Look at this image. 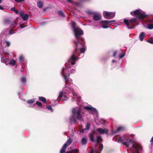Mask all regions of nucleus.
Returning a JSON list of instances; mask_svg holds the SVG:
<instances>
[{"instance_id":"obj_37","label":"nucleus","mask_w":153,"mask_h":153,"mask_svg":"<svg viewBox=\"0 0 153 153\" xmlns=\"http://www.w3.org/2000/svg\"><path fill=\"white\" fill-rule=\"evenodd\" d=\"M147 42L151 44H153V39L152 37L150 38V39L147 41Z\"/></svg>"},{"instance_id":"obj_2","label":"nucleus","mask_w":153,"mask_h":153,"mask_svg":"<svg viewBox=\"0 0 153 153\" xmlns=\"http://www.w3.org/2000/svg\"><path fill=\"white\" fill-rule=\"evenodd\" d=\"M129 137L128 135H124L122 137H120L117 139V142H122L123 145H125L127 148H128L129 145L131 142H133L131 139H129Z\"/></svg>"},{"instance_id":"obj_23","label":"nucleus","mask_w":153,"mask_h":153,"mask_svg":"<svg viewBox=\"0 0 153 153\" xmlns=\"http://www.w3.org/2000/svg\"><path fill=\"white\" fill-rule=\"evenodd\" d=\"M115 20H111V21H108V20H103L101 21V23L106 24V25H108L109 23L111 22H115Z\"/></svg>"},{"instance_id":"obj_8","label":"nucleus","mask_w":153,"mask_h":153,"mask_svg":"<svg viewBox=\"0 0 153 153\" xmlns=\"http://www.w3.org/2000/svg\"><path fill=\"white\" fill-rule=\"evenodd\" d=\"M80 54H78L77 52L74 51L70 58L68 59L69 62L72 65H74L75 63V61L78 59V57L80 55Z\"/></svg>"},{"instance_id":"obj_42","label":"nucleus","mask_w":153,"mask_h":153,"mask_svg":"<svg viewBox=\"0 0 153 153\" xmlns=\"http://www.w3.org/2000/svg\"><path fill=\"white\" fill-rule=\"evenodd\" d=\"M87 13L89 15L93 14L94 13V12L91 10H88L87 11Z\"/></svg>"},{"instance_id":"obj_45","label":"nucleus","mask_w":153,"mask_h":153,"mask_svg":"<svg viewBox=\"0 0 153 153\" xmlns=\"http://www.w3.org/2000/svg\"><path fill=\"white\" fill-rule=\"evenodd\" d=\"M101 27L103 28H108L109 26L105 24H103Z\"/></svg>"},{"instance_id":"obj_31","label":"nucleus","mask_w":153,"mask_h":153,"mask_svg":"<svg viewBox=\"0 0 153 153\" xmlns=\"http://www.w3.org/2000/svg\"><path fill=\"white\" fill-rule=\"evenodd\" d=\"M61 16L64 17L65 14L62 11H58L57 12Z\"/></svg>"},{"instance_id":"obj_7","label":"nucleus","mask_w":153,"mask_h":153,"mask_svg":"<svg viewBox=\"0 0 153 153\" xmlns=\"http://www.w3.org/2000/svg\"><path fill=\"white\" fill-rule=\"evenodd\" d=\"M74 31L76 40L80 39L81 41L83 42L84 39L81 37V36L84 34L83 31L79 27H77V28L75 29Z\"/></svg>"},{"instance_id":"obj_48","label":"nucleus","mask_w":153,"mask_h":153,"mask_svg":"<svg viewBox=\"0 0 153 153\" xmlns=\"http://www.w3.org/2000/svg\"><path fill=\"white\" fill-rule=\"evenodd\" d=\"M117 51H114V53H113V56L114 57H115L116 56V55L117 54Z\"/></svg>"},{"instance_id":"obj_33","label":"nucleus","mask_w":153,"mask_h":153,"mask_svg":"<svg viewBox=\"0 0 153 153\" xmlns=\"http://www.w3.org/2000/svg\"><path fill=\"white\" fill-rule=\"evenodd\" d=\"M76 25L75 23L74 22H73L72 23V27L74 30L75 29L77 28V27H76Z\"/></svg>"},{"instance_id":"obj_54","label":"nucleus","mask_w":153,"mask_h":153,"mask_svg":"<svg viewBox=\"0 0 153 153\" xmlns=\"http://www.w3.org/2000/svg\"><path fill=\"white\" fill-rule=\"evenodd\" d=\"M20 26L21 29L25 27L23 26V25L22 24H20Z\"/></svg>"},{"instance_id":"obj_19","label":"nucleus","mask_w":153,"mask_h":153,"mask_svg":"<svg viewBox=\"0 0 153 153\" xmlns=\"http://www.w3.org/2000/svg\"><path fill=\"white\" fill-rule=\"evenodd\" d=\"M37 6L40 8H42L44 6V3L41 0L38 1L37 3Z\"/></svg>"},{"instance_id":"obj_52","label":"nucleus","mask_w":153,"mask_h":153,"mask_svg":"<svg viewBox=\"0 0 153 153\" xmlns=\"http://www.w3.org/2000/svg\"><path fill=\"white\" fill-rule=\"evenodd\" d=\"M66 68L67 69L71 68V66L70 65H67V66H66Z\"/></svg>"},{"instance_id":"obj_50","label":"nucleus","mask_w":153,"mask_h":153,"mask_svg":"<svg viewBox=\"0 0 153 153\" xmlns=\"http://www.w3.org/2000/svg\"><path fill=\"white\" fill-rule=\"evenodd\" d=\"M150 142L151 143L152 145L153 144V136L152 137L150 140Z\"/></svg>"},{"instance_id":"obj_41","label":"nucleus","mask_w":153,"mask_h":153,"mask_svg":"<svg viewBox=\"0 0 153 153\" xmlns=\"http://www.w3.org/2000/svg\"><path fill=\"white\" fill-rule=\"evenodd\" d=\"M80 50L81 53H84L85 51V49L84 48H81Z\"/></svg>"},{"instance_id":"obj_55","label":"nucleus","mask_w":153,"mask_h":153,"mask_svg":"<svg viewBox=\"0 0 153 153\" xmlns=\"http://www.w3.org/2000/svg\"><path fill=\"white\" fill-rule=\"evenodd\" d=\"M4 9V8L3 7H1V6L0 5V10H3Z\"/></svg>"},{"instance_id":"obj_30","label":"nucleus","mask_w":153,"mask_h":153,"mask_svg":"<svg viewBox=\"0 0 153 153\" xmlns=\"http://www.w3.org/2000/svg\"><path fill=\"white\" fill-rule=\"evenodd\" d=\"M16 61L15 60L12 59L9 62V64L10 65H15L16 64Z\"/></svg>"},{"instance_id":"obj_62","label":"nucleus","mask_w":153,"mask_h":153,"mask_svg":"<svg viewBox=\"0 0 153 153\" xmlns=\"http://www.w3.org/2000/svg\"><path fill=\"white\" fill-rule=\"evenodd\" d=\"M80 97H78V98L79 99V98H80Z\"/></svg>"},{"instance_id":"obj_40","label":"nucleus","mask_w":153,"mask_h":153,"mask_svg":"<svg viewBox=\"0 0 153 153\" xmlns=\"http://www.w3.org/2000/svg\"><path fill=\"white\" fill-rule=\"evenodd\" d=\"M36 104L39 106L42 107V104L40 102L37 101L36 102Z\"/></svg>"},{"instance_id":"obj_38","label":"nucleus","mask_w":153,"mask_h":153,"mask_svg":"<svg viewBox=\"0 0 153 153\" xmlns=\"http://www.w3.org/2000/svg\"><path fill=\"white\" fill-rule=\"evenodd\" d=\"M5 42L6 43V46H7V47H9V46H10V44L9 42L7 40L5 41Z\"/></svg>"},{"instance_id":"obj_35","label":"nucleus","mask_w":153,"mask_h":153,"mask_svg":"<svg viewBox=\"0 0 153 153\" xmlns=\"http://www.w3.org/2000/svg\"><path fill=\"white\" fill-rule=\"evenodd\" d=\"M91 125L89 123H87L86 124V128L84 129V130H88L90 129Z\"/></svg>"},{"instance_id":"obj_34","label":"nucleus","mask_w":153,"mask_h":153,"mask_svg":"<svg viewBox=\"0 0 153 153\" xmlns=\"http://www.w3.org/2000/svg\"><path fill=\"white\" fill-rule=\"evenodd\" d=\"M7 59H6L5 57H4L3 58H1V61L2 62H3L6 64L7 62Z\"/></svg>"},{"instance_id":"obj_43","label":"nucleus","mask_w":153,"mask_h":153,"mask_svg":"<svg viewBox=\"0 0 153 153\" xmlns=\"http://www.w3.org/2000/svg\"><path fill=\"white\" fill-rule=\"evenodd\" d=\"M125 56V54L122 53L121 54H120L119 56V58L120 59H121L123 57H124Z\"/></svg>"},{"instance_id":"obj_24","label":"nucleus","mask_w":153,"mask_h":153,"mask_svg":"<svg viewBox=\"0 0 153 153\" xmlns=\"http://www.w3.org/2000/svg\"><path fill=\"white\" fill-rule=\"evenodd\" d=\"M124 130V128L123 127L120 126L118 127L117 129L116 130L115 132L117 133V132L123 131Z\"/></svg>"},{"instance_id":"obj_32","label":"nucleus","mask_w":153,"mask_h":153,"mask_svg":"<svg viewBox=\"0 0 153 153\" xmlns=\"http://www.w3.org/2000/svg\"><path fill=\"white\" fill-rule=\"evenodd\" d=\"M35 102V99H33L31 100H29L27 101V102L28 104H32L34 102Z\"/></svg>"},{"instance_id":"obj_11","label":"nucleus","mask_w":153,"mask_h":153,"mask_svg":"<svg viewBox=\"0 0 153 153\" xmlns=\"http://www.w3.org/2000/svg\"><path fill=\"white\" fill-rule=\"evenodd\" d=\"M59 100L62 101L66 100L67 98V96L65 93L61 92L58 97Z\"/></svg>"},{"instance_id":"obj_27","label":"nucleus","mask_w":153,"mask_h":153,"mask_svg":"<svg viewBox=\"0 0 153 153\" xmlns=\"http://www.w3.org/2000/svg\"><path fill=\"white\" fill-rule=\"evenodd\" d=\"M81 142L83 145H85L87 143V140L85 137H83L81 140Z\"/></svg>"},{"instance_id":"obj_9","label":"nucleus","mask_w":153,"mask_h":153,"mask_svg":"<svg viewBox=\"0 0 153 153\" xmlns=\"http://www.w3.org/2000/svg\"><path fill=\"white\" fill-rule=\"evenodd\" d=\"M132 146L135 149L136 153H140L143 152L142 146L139 144L137 143L133 144Z\"/></svg>"},{"instance_id":"obj_20","label":"nucleus","mask_w":153,"mask_h":153,"mask_svg":"<svg viewBox=\"0 0 153 153\" xmlns=\"http://www.w3.org/2000/svg\"><path fill=\"white\" fill-rule=\"evenodd\" d=\"M26 78L25 76H23L21 79V81L22 84L25 85H26Z\"/></svg>"},{"instance_id":"obj_4","label":"nucleus","mask_w":153,"mask_h":153,"mask_svg":"<svg viewBox=\"0 0 153 153\" xmlns=\"http://www.w3.org/2000/svg\"><path fill=\"white\" fill-rule=\"evenodd\" d=\"M123 22L128 28L133 29L134 27V24L137 22V19L133 18L129 20L125 19Z\"/></svg>"},{"instance_id":"obj_18","label":"nucleus","mask_w":153,"mask_h":153,"mask_svg":"<svg viewBox=\"0 0 153 153\" xmlns=\"http://www.w3.org/2000/svg\"><path fill=\"white\" fill-rule=\"evenodd\" d=\"M75 116L73 114L72 116L70 117V120L71 122H73V123L75 124L77 123V120L75 118Z\"/></svg>"},{"instance_id":"obj_22","label":"nucleus","mask_w":153,"mask_h":153,"mask_svg":"<svg viewBox=\"0 0 153 153\" xmlns=\"http://www.w3.org/2000/svg\"><path fill=\"white\" fill-rule=\"evenodd\" d=\"M100 147L99 148V150L97 149L96 150L95 153H100L101 152L103 148V145L102 144H100Z\"/></svg>"},{"instance_id":"obj_57","label":"nucleus","mask_w":153,"mask_h":153,"mask_svg":"<svg viewBox=\"0 0 153 153\" xmlns=\"http://www.w3.org/2000/svg\"><path fill=\"white\" fill-rule=\"evenodd\" d=\"M84 130H83V129L81 130L80 131V133H83V132H84Z\"/></svg>"},{"instance_id":"obj_44","label":"nucleus","mask_w":153,"mask_h":153,"mask_svg":"<svg viewBox=\"0 0 153 153\" xmlns=\"http://www.w3.org/2000/svg\"><path fill=\"white\" fill-rule=\"evenodd\" d=\"M76 70L74 69H72L70 71V73L71 74H74L76 72Z\"/></svg>"},{"instance_id":"obj_28","label":"nucleus","mask_w":153,"mask_h":153,"mask_svg":"<svg viewBox=\"0 0 153 153\" xmlns=\"http://www.w3.org/2000/svg\"><path fill=\"white\" fill-rule=\"evenodd\" d=\"M151 22L152 23L149 24L148 25V28L150 29H153V20L151 21Z\"/></svg>"},{"instance_id":"obj_15","label":"nucleus","mask_w":153,"mask_h":153,"mask_svg":"<svg viewBox=\"0 0 153 153\" xmlns=\"http://www.w3.org/2000/svg\"><path fill=\"white\" fill-rule=\"evenodd\" d=\"M84 109L87 111H90L92 113H94L96 112V110L95 108L92 107H90L88 106H85Z\"/></svg>"},{"instance_id":"obj_6","label":"nucleus","mask_w":153,"mask_h":153,"mask_svg":"<svg viewBox=\"0 0 153 153\" xmlns=\"http://www.w3.org/2000/svg\"><path fill=\"white\" fill-rule=\"evenodd\" d=\"M72 114L74 115L78 120L81 121H84L82 117V113L80 109H78L74 108L72 109Z\"/></svg>"},{"instance_id":"obj_21","label":"nucleus","mask_w":153,"mask_h":153,"mask_svg":"<svg viewBox=\"0 0 153 153\" xmlns=\"http://www.w3.org/2000/svg\"><path fill=\"white\" fill-rule=\"evenodd\" d=\"M145 35V34L144 32H142L140 33L139 36V38L141 41H142L143 40Z\"/></svg>"},{"instance_id":"obj_12","label":"nucleus","mask_w":153,"mask_h":153,"mask_svg":"<svg viewBox=\"0 0 153 153\" xmlns=\"http://www.w3.org/2000/svg\"><path fill=\"white\" fill-rule=\"evenodd\" d=\"M19 14L24 21H27L28 20L29 17V15L27 14H25L23 12H19Z\"/></svg>"},{"instance_id":"obj_56","label":"nucleus","mask_w":153,"mask_h":153,"mask_svg":"<svg viewBox=\"0 0 153 153\" xmlns=\"http://www.w3.org/2000/svg\"><path fill=\"white\" fill-rule=\"evenodd\" d=\"M47 10V8H44L43 9V11L44 12L45 11Z\"/></svg>"},{"instance_id":"obj_1","label":"nucleus","mask_w":153,"mask_h":153,"mask_svg":"<svg viewBox=\"0 0 153 153\" xmlns=\"http://www.w3.org/2000/svg\"><path fill=\"white\" fill-rule=\"evenodd\" d=\"M73 140L70 138L67 140L66 143L62 147V149L60 150V153H77L79 152V150L78 149H76L73 150L71 151H68L65 153V149L67 147L70 145L72 142Z\"/></svg>"},{"instance_id":"obj_53","label":"nucleus","mask_w":153,"mask_h":153,"mask_svg":"<svg viewBox=\"0 0 153 153\" xmlns=\"http://www.w3.org/2000/svg\"><path fill=\"white\" fill-rule=\"evenodd\" d=\"M67 1L70 3H73V1L72 0H66Z\"/></svg>"},{"instance_id":"obj_25","label":"nucleus","mask_w":153,"mask_h":153,"mask_svg":"<svg viewBox=\"0 0 153 153\" xmlns=\"http://www.w3.org/2000/svg\"><path fill=\"white\" fill-rule=\"evenodd\" d=\"M39 100L42 101L44 103H45L46 102V99L45 97H39Z\"/></svg>"},{"instance_id":"obj_59","label":"nucleus","mask_w":153,"mask_h":153,"mask_svg":"<svg viewBox=\"0 0 153 153\" xmlns=\"http://www.w3.org/2000/svg\"><path fill=\"white\" fill-rule=\"evenodd\" d=\"M112 62H113V63H114V62H115V61H114V60H113L112 61Z\"/></svg>"},{"instance_id":"obj_58","label":"nucleus","mask_w":153,"mask_h":153,"mask_svg":"<svg viewBox=\"0 0 153 153\" xmlns=\"http://www.w3.org/2000/svg\"><path fill=\"white\" fill-rule=\"evenodd\" d=\"M93 150L92 149V150H91V151L89 152V153H93Z\"/></svg>"},{"instance_id":"obj_29","label":"nucleus","mask_w":153,"mask_h":153,"mask_svg":"<svg viewBox=\"0 0 153 153\" xmlns=\"http://www.w3.org/2000/svg\"><path fill=\"white\" fill-rule=\"evenodd\" d=\"M10 20L8 19H5L3 21L4 23V24H10Z\"/></svg>"},{"instance_id":"obj_26","label":"nucleus","mask_w":153,"mask_h":153,"mask_svg":"<svg viewBox=\"0 0 153 153\" xmlns=\"http://www.w3.org/2000/svg\"><path fill=\"white\" fill-rule=\"evenodd\" d=\"M102 139L100 136H97L96 142H97V143H99L100 142H102Z\"/></svg>"},{"instance_id":"obj_51","label":"nucleus","mask_w":153,"mask_h":153,"mask_svg":"<svg viewBox=\"0 0 153 153\" xmlns=\"http://www.w3.org/2000/svg\"><path fill=\"white\" fill-rule=\"evenodd\" d=\"M14 12H15L16 14H19V11L17 10H16Z\"/></svg>"},{"instance_id":"obj_16","label":"nucleus","mask_w":153,"mask_h":153,"mask_svg":"<svg viewBox=\"0 0 153 153\" xmlns=\"http://www.w3.org/2000/svg\"><path fill=\"white\" fill-rule=\"evenodd\" d=\"M95 133H97L95 131H93L89 136V139L92 142H95L96 140H94V134Z\"/></svg>"},{"instance_id":"obj_3","label":"nucleus","mask_w":153,"mask_h":153,"mask_svg":"<svg viewBox=\"0 0 153 153\" xmlns=\"http://www.w3.org/2000/svg\"><path fill=\"white\" fill-rule=\"evenodd\" d=\"M130 14L133 16H136L138 19L141 20L144 19L147 16L145 12L140 9H138L134 11L131 12Z\"/></svg>"},{"instance_id":"obj_10","label":"nucleus","mask_w":153,"mask_h":153,"mask_svg":"<svg viewBox=\"0 0 153 153\" xmlns=\"http://www.w3.org/2000/svg\"><path fill=\"white\" fill-rule=\"evenodd\" d=\"M105 15H104V17L107 19H112L115 17V13L112 12H105Z\"/></svg>"},{"instance_id":"obj_14","label":"nucleus","mask_w":153,"mask_h":153,"mask_svg":"<svg viewBox=\"0 0 153 153\" xmlns=\"http://www.w3.org/2000/svg\"><path fill=\"white\" fill-rule=\"evenodd\" d=\"M64 68H63L61 72V74L62 76L64 77L65 84H67V82L69 80V78H68L67 77H69L70 75V74L68 75H65L64 74Z\"/></svg>"},{"instance_id":"obj_17","label":"nucleus","mask_w":153,"mask_h":153,"mask_svg":"<svg viewBox=\"0 0 153 153\" xmlns=\"http://www.w3.org/2000/svg\"><path fill=\"white\" fill-rule=\"evenodd\" d=\"M101 16L100 15L95 14L94 15L93 18L95 21H98L101 19Z\"/></svg>"},{"instance_id":"obj_61","label":"nucleus","mask_w":153,"mask_h":153,"mask_svg":"<svg viewBox=\"0 0 153 153\" xmlns=\"http://www.w3.org/2000/svg\"><path fill=\"white\" fill-rule=\"evenodd\" d=\"M6 30H7V29H6V30Z\"/></svg>"},{"instance_id":"obj_5","label":"nucleus","mask_w":153,"mask_h":153,"mask_svg":"<svg viewBox=\"0 0 153 153\" xmlns=\"http://www.w3.org/2000/svg\"><path fill=\"white\" fill-rule=\"evenodd\" d=\"M74 44L75 50L74 51L77 53L79 54H80L79 51L82 47H84L85 45V41L83 42L81 41L80 39H79L76 40V41H74Z\"/></svg>"},{"instance_id":"obj_60","label":"nucleus","mask_w":153,"mask_h":153,"mask_svg":"<svg viewBox=\"0 0 153 153\" xmlns=\"http://www.w3.org/2000/svg\"><path fill=\"white\" fill-rule=\"evenodd\" d=\"M2 1V0H0V3H1Z\"/></svg>"},{"instance_id":"obj_36","label":"nucleus","mask_w":153,"mask_h":153,"mask_svg":"<svg viewBox=\"0 0 153 153\" xmlns=\"http://www.w3.org/2000/svg\"><path fill=\"white\" fill-rule=\"evenodd\" d=\"M46 107H47V108L48 109L50 110L51 111H53V110L51 105H48V106H47Z\"/></svg>"},{"instance_id":"obj_13","label":"nucleus","mask_w":153,"mask_h":153,"mask_svg":"<svg viewBox=\"0 0 153 153\" xmlns=\"http://www.w3.org/2000/svg\"><path fill=\"white\" fill-rule=\"evenodd\" d=\"M97 131L100 134H108V129H103L101 128H98L97 130Z\"/></svg>"},{"instance_id":"obj_47","label":"nucleus","mask_w":153,"mask_h":153,"mask_svg":"<svg viewBox=\"0 0 153 153\" xmlns=\"http://www.w3.org/2000/svg\"><path fill=\"white\" fill-rule=\"evenodd\" d=\"M18 3H19L21 2L24 1L25 0H15Z\"/></svg>"},{"instance_id":"obj_49","label":"nucleus","mask_w":153,"mask_h":153,"mask_svg":"<svg viewBox=\"0 0 153 153\" xmlns=\"http://www.w3.org/2000/svg\"><path fill=\"white\" fill-rule=\"evenodd\" d=\"M16 10V9L15 7H13L11 8V11H13L14 12Z\"/></svg>"},{"instance_id":"obj_39","label":"nucleus","mask_w":153,"mask_h":153,"mask_svg":"<svg viewBox=\"0 0 153 153\" xmlns=\"http://www.w3.org/2000/svg\"><path fill=\"white\" fill-rule=\"evenodd\" d=\"M19 59L20 61L22 62H23L24 61V58L23 56L21 55L20 56L19 58Z\"/></svg>"},{"instance_id":"obj_46","label":"nucleus","mask_w":153,"mask_h":153,"mask_svg":"<svg viewBox=\"0 0 153 153\" xmlns=\"http://www.w3.org/2000/svg\"><path fill=\"white\" fill-rule=\"evenodd\" d=\"M13 29H10V31H9V34H13L14 33L13 32Z\"/></svg>"}]
</instances>
